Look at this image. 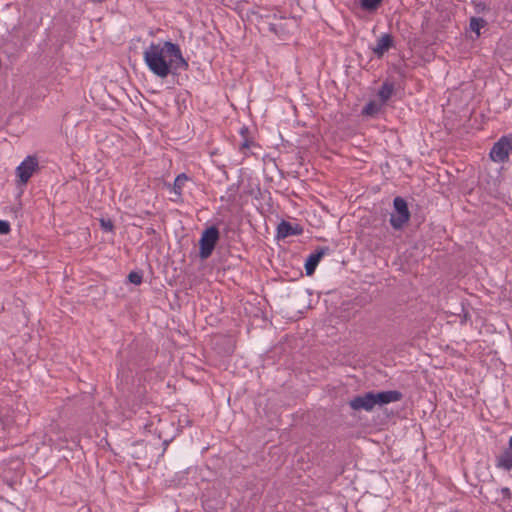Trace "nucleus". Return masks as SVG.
Segmentation results:
<instances>
[{"instance_id": "obj_7", "label": "nucleus", "mask_w": 512, "mask_h": 512, "mask_svg": "<svg viewBox=\"0 0 512 512\" xmlns=\"http://www.w3.org/2000/svg\"><path fill=\"white\" fill-rule=\"evenodd\" d=\"M393 45V38L390 34H383L376 45L372 48L373 53L378 57H382Z\"/></svg>"}, {"instance_id": "obj_20", "label": "nucleus", "mask_w": 512, "mask_h": 512, "mask_svg": "<svg viewBox=\"0 0 512 512\" xmlns=\"http://www.w3.org/2000/svg\"><path fill=\"white\" fill-rule=\"evenodd\" d=\"M251 145V142L248 139H245L244 142L240 146V150L244 151L246 149H249Z\"/></svg>"}, {"instance_id": "obj_12", "label": "nucleus", "mask_w": 512, "mask_h": 512, "mask_svg": "<svg viewBox=\"0 0 512 512\" xmlns=\"http://www.w3.org/2000/svg\"><path fill=\"white\" fill-rule=\"evenodd\" d=\"M487 22L483 18L472 17L470 19V29L480 36V30L485 27Z\"/></svg>"}, {"instance_id": "obj_2", "label": "nucleus", "mask_w": 512, "mask_h": 512, "mask_svg": "<svg viewBox=\"0 0 512 512\" xmlns=\"http://www.w3.org/2000/svg\"><path fill=\"white\" fill-rule=\"evenodd\" d=\"M402 399L399 391H383L378 393L368 392L362 396L353 398L349 404L353 410L371 411L376 405H384L391 402H397Z\"/></svg>"}, {"instance_id": "obj_6", "label": "nucleus", "mask_w": 512, "mask_h": 512, "mask_svg": "<svg viewBox=\"0 0 512 512\" xmlns=\"http://www.w3.org/2000/svg\"><path fill=\"white\" fill-rule=\"evenodd\" d=\"M219 238V231L216 227L212 226L210 228H207L202 233L201 239H200V257L202 259L208 258L212 251L214 250V247L218 241Z\"/></svg>"}, {"instance_id": "obj_14", "label": "nucleus", "mask_w": 512, "mask_h": 512, "mask_svg": "<svg viewBox=\"0 0 512 512\" xmlns=\"http://www.w3.org/2000/svg\"><path fill=\"white\" fill-rule=\"evenodd\" d=\"M296 232L292 229L291 225L287 222H282L278 226V235L280 237H287L289 235L295 234Z\"/></svg>"}, {"instance_id": "obj_15", "label": "nucleus", "mask_w": 512, "mask_h": 512, "mask_svg": "<svg viewBox=\"0 0 512 512\" xmlns=\"http://www.w3.org/2000/svg\"><path fill=\"white\" fill-rule=\"evenodd\" d=\"M382 0H361V6L366 10H375Z\"/></svg>"}, {"instance_id": "obj_1", "label": "nucleus", "mask_w": 512, "mask_h": 512, "mask_svg": "<svg viewBox=\"0 0 512 512\" xmlns=\"http://www.w3.org/2000/svg\"><path fill=\"white\" fill-rule=\"evenodd\" d=\"M145 60L150 70L161 78L188 66L179 47L171 42L150 45L145 51Z\"/></svg>"}, {"instance_id": "obj_19", "label": "nucleus", "mask_w": 512, "mask_h": 512, "mask_svg": "<svg viewBox=\"0 0 512 512\" xmlns=\"http://www.w3.org/2000/svg\"><path fill=\"white\" fill-rule=\"evenodd\" d=\"M501 494L503 495L504 498L506 499H509L510 496H511V492H510V489L505 487V488H502L501 489Z\"/></svg>"}, {"instance_id": "obj_3", "label": "nucleus", "mask_w": 512, "mask_h": 512, "mask_svg": "<svg viewBox=\"0 0 512 512\" xmlns=\"http://www.w3.org/2000/svg\"><path fill=\"white\" fill-rule=\"evenodd\" d=\"M512 153V138L503 136L492 147L490 158L493 162L504 163Z\"/></svg>"}, {"instance_id": "obj_8", "label": "nucleus", "mask_w": 512, "mask_h": 512, "mask_svg": "<svg viewBox=\"0 0 512 512\" xmlns=\"http://www.w3.org/2000/svg\"><path fill=\"white\" fill-rule=\"evenodd\" d=\"M322 256V252H316L309 255L305 263V271L308 276H311L314 273Z\"/></svg>"}, {"instance_id": "obj_23", "label": "nucleus", "mask_w": 512, "mask_h": 512, "mask_svg": "<svg viewBox=\"0 0 512 512\" xmlns=\"http://www.w3.org/2000/svg\"><path fill=\"white\" fill-rule=\"evenodd\" d=\"M478 7H480V10H482V11L485 9V5L484 4L478 5Z\"/></svg>"}, {"instance_id": "obj_17", "label": "nucleus", "mask_w": 512, "mask_h": 512, "mask_svg": "<svg viewBox=\"0 0 512 512\" xmlns=\"http://www.w3.org/2000/svg\"><path fill=\"white\" fill-rule=\"evenodd\" d=\"M10 232V224L8 221L0 220V234L5 235Z\"/></svg>"}, {"instance_id": "obj_22", "label": "nucleus", "mask_w": 512, "mask_h": 512, "mask_svg": "<svg viewBox=\"0 0 512 512\" xmlns=\"http://www.w3.org/2000/svg\"><path fill=\"white\" fill-rule=\"evenodd\" d=\"M509 447H510V449L512 450V436H511V437H510V439H509Z\"/></svg>"}, {"instance_id": "obj_18", "label": "nucleus", "mask_w": 512, "mask_h": 512, "mask_svg": "<svg viewBox=\"0 0 512 512\" xmlns=\"http://www.w3.org/2000/svg\"><path fill=\"white\" fill-rule=\"evenodd\" d=\"M100 224H101V227L105 230V231H111L112 230V222L111 220H105V219H101L100 221Z\"/></svg>"}, {"instance_id": "obj_11", "label": "nucleus", "mask_w": 512, "mask_h": 512, "mask_svg": "<svg viewBox=\"0 0 512 512\" xmlns=\"http://www.w3.org/2000/svg\"><path fill=\"white\" fill-rule=\"evenodd\" d=\"M187 180H188V177L184 173L179 174L175 178L174 183H173V192L177 196V198H179L181 196V194H182V187L185 185Z\"/></svg>"}, {"instance_id": "obj_9", "label": "nucleus", "mask_w": 512, "mask_h": 512, "mask_svg": "<svg viewBox=\"0 0 512 512\" xmlns=\"http://www.w3.org/2000/svg\"><path fill=\"white\" fill-rule=\"evenodd\" d=\"M497 467L506 470L512 469V453L509 451L501 453L497 458Z\"/></svg>"}, {"instance_id": "obj_4", "label": "nucleus", "mask_w": 512, "mask_h": 512, "mask_svg": "<svg viewBox=\"0 0 512 512\" xmlns=\"http://www.w3.org/2000/svg\"><path fill=\"white\" fill-rule=\"evenodd\" d=\"M395 213L390 217V224L394 229H401L410 219V212L406 201L401 197H396L393 201Z\"/></svg>"}, {"instance_id": "obj_5", "label": "nucleus", "mask_w": 512, "mask_h": 512, "mask_svg": "<svg viewBox=\"0 0 512 512\" xmlns=\"http://www.w3.org/2000/svg\"><path fill=\"white\" fill-rule=\"evenodd\" d=\"M39 169V162L36 156H27L16 168V176L21 185H26L33 174Z\"/></svg>"}, {"instance_id": "obj_13", "label": "nucleus", "mask_w": 512, "mask_h": 512, "mask_svg": "<svg viewBox=\"0 0 512 512\" xmlns=\"http://www.w3.org/2000/svg\"><path fill=\"white\" fill-rule=\"evenodd\" d=\"M381 106H382V103L378 104L374 101H371L365 106L363 113L366 115L373 116L381 110Z\"/></svg>"}, {"instance_id": "obj_10", "label": "nucleus", "mask_w": 512, "mask_h": 512, "mask_svg": "<svg viewBox=\"0 0 512 512\" xmlns=\"http://www.w3.org/2000/svg\"><path fill=\"white\" fill-rule=\"evenodd\" d=\"M394 87L391 83L385 82L378 92L381 103L384 104L393 94Z\"/></svg>"}, {"instance_id": "obj_21", "label": "nucleus", "mask_w": 512, "mask_h": 512, "mask_svg": "<svg viewBox=\"0 0 512 512\" xmlns=\"http://www.w3.org/2000/svg\"><path fill=\"white\" fill-rule=\"evenodd\" d=\"M247 131H248V129H247V128H242V129H241V134H243V135H244V133H246Z\"/></svg>"}, {"instance_id": "obj_16", "label": "nucleus", "mask_w": 512, "mask_h": 512, "mask_svg": "<svg viewBox=\"0 0 512 512\" xmlns=\"http://www.w3.org/2000/svg\"><path fill=\"white\" fill-rule=\"evenodd\" d=\"M142 282V275L137 272H130V283L139 285Z\"/></svg>"}]
</instances>
